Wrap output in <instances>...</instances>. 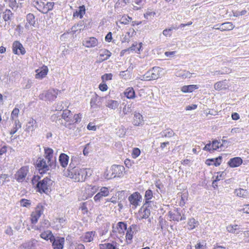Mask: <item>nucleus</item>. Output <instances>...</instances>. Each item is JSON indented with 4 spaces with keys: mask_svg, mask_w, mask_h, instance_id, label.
<instances>
[{
    "mask_svg": "<svg viewBox=\"0 0 249 249\" xmlns=\"http://www.w3.org/2000/svg\"><path fill=\"white\" fill-rule=\"evenodd\" d=\"M71 162L70 163L69 168L65 175L74 180L75 182H83L87 177L91 175L90 169L89 168H80L78 166H73Z\"/></svg>",
    "mask_w": 249,
    "mask_h": 249,
    "instance_id": "1",
    "label": "nucleus"
},
{
    "mask_svg": "<svg viewBox=\"0 0 249 249\" xmlns=\"http://www.w3.org/2000/svg\"><path fill=\"white\" fill-rule=\"evenodd\" d=\"M162 69L159 67H155L152 70L147 71L144 75L141 76L139 79L143 81H150L156 80L160 77Z\"/></svg>",
    "mask_w": 249,
    "mask_h": 249,
    "instance_id": "2",
    "label": "nucleus"
},
{
    "mask_svg": "<svg viewBox=\"0 0 249 249\" xmlns=\"http://www.w3.org/2000/svg\"><path fill=\"white\" fill-rule=\"evenodd\" d=\"M33 4L42 13L47 14L53 9L54 2H48L45 4L44 2L41 0H35L33 2Z\"/></svg>",
    "mask_w": 249,
    "mask_h": 249,
    "instance_id": "3",
    "label": "nucleus"
},
{
    "mask_svg": "<svg viewBox=\"0 0 249 249\" xmlns=\"http://www.w3.org/2000/svg\"><path fill=\"white\" fill-rule=\"evenodd\" d=\"M59 91L57 89H51L43 91L39 96V98L46 101L52 102L57 97Z\"/></svg>",
    "mask_w": 249,
    "mask_h": 249,
    "instance_id": "4",
    "label": "nucleus"
},
{
    "mask_svg": "<svg viewBox=\"0 0 249 249\" xmlns=\"http://www.w3.org/2000/svg\"><path fill=\"white\" fill-rule=\"evenodd\" d=\"M52 183V180L48 178H44L40 180L39 183H37L38 192L41 193H44L47 194L50 189Z\"/></svg>",
    "mask_w": 249,
    "mask_h": 249,
    "instance_id": "5",
    "label": "nucleus"
},
{
    "mask_svg": "<svg viewBox=\"0 0 249 249\" xmlns=\"http://www.w3.org/2000/svg\"><path fill=\"white\" fill-rule=\"evenodd\" d=\"M36 166L40 174L44 173L49 170L50 167H54L55 165L50 164L48 161L42 158H38L36 161Z\"/></svg>",
    "mask_w": 249,
    "mask_h": 249,
    "instance_id": "6",
    "label": "nucleus"
},
{
    "mask_svg": "<svg viewBox=\"0 0 249 249\" xmlns=\"http://www.w3.org/2000/svg\"><path fill=\"white\" fill-rule=\"evenodd\" d=\"M43 210L44 207L41 204H38L36 206L35 211L32 212L31 215V221L32 224L37 223L38 219L43 213Z\"/></svg>",
    "mask_w": 249,
    "mask_h": 249,
    "instance_id": "7",
    "label": "nucleus"
},
{
    "mask_svg": "<svg viewBox=\"0 0 249 249\" xmlns=\"http://www.w3.org/2000/svg\"><path fill=\"white\" fill-rule=\"evenodd\" d=\"M29 172V167L24 166L21 167L15 175V179L19 182L23 181Z\"/></svg>",
    "mask_w": 249,
    "mask_h": 249,
    "instance_id": "8",
    "label": "nucleus"
},
{
    "mask_svg": "<svg viewBox=\"0 0 249 249\" xmlns=\"http://www.w3.org/2000/svg\"><path fill=\"white\" fill-rule=\"evenodd\" d=\"M128 199L130 202V206L133 209H135L140 205L142 199V196L138 192H135L131 194Z\"/></svg>",
    "mask_w": 249,
    "mask_h": 249,
    "instance_id": "9",
    "label": "nucleus"
},
{
    "mask_svg": "<svg viewBox=\"0 0 249 249\" xmlns=\"http://www.w3.org/2000/svg\"><path fill=\"white\" fill-rule=\"evenodd\" d=\"M99 187L96 185H86L84 190V194L86 198L92 196L99 190Z\"/></svg>",
    "mask_w": 249,
    "mask_h": 249,
    "instance_id": "10",
    "label": "nucleus"
},
{
    "mask_svg": "<svg viewBox=\"0 0 249 249\" xmlns=\"http://www.w3.org/2000/svg\"><path fill=\"white\" fill-rule=\"evenodd\" d=\"M109 191L107 187H102L99 192L94 196L93 199L95 202H99L103 197H106L109 195Z\"/></svg>",
    "mask_w": 249,
    "mask_h": 249,
    "instance_id": "11",
    "label": "nucleus"
},
{
    "mask_svg": "<svg viewBox=\"0 0 249 249\" xmlns=\"http://www.w3.org/2000/svg\"><path fill=\"white\" fill-rule=\"evenodd\" d=\"M99 44L97 39L94 37H89L85 38L82 41V44L86 48H93Z\"/></svg>",
    "mask_w": 249,
    "mask_h": 249,
    "instance_id": "12",
    "label": "nucleus"
},
{
    "mask_svg": "<svg viewBox=\"0 0 249 249\" xmlns=\"http://www.w3.org/2000/svg\"><path fill=\"white\" fill-rule=\"evenodd\" d=\"M44 157L50 164L55 165V159L53 158V150L49 147H44Z\"/></svg>",
    "mask_w": 249,
    "mask_h": 249,
    "instance_id": "13",
    "label": "nucleus"
},
{
    "mask_svg": "<svg viewBox=\"0 0 249 249\" xmlns=\"http://www.w3.org/2000/svg\"><path fill=\"white\" fill-rule=\"evenodd\" d=\"M111 170L113 178L121 177L123 175L124 168L122 165H113L112 166Z\"/></svg>",
    "mask_w": 249,
    "mask_h": 249,
    "instance_id": "14",
    "label": "nucleus"
},
{
    "mask_svg": "<svg viewBox=\"0 0 249 249\" xmlns=\"http://www.w3.org/2000/svg\"><path fill=\"white\" fill-rule=\"evenodd\" d=\"M13 52L17 55H23L26 53V51L22 45L18 41H15L13 43Z\"/></svg>",
    "mask_w": 249,
    "mask_h": 249,
    "instance_id": "15",
    "label": "nucleus"
},
{
    "mask_svg": "<svg viewBox=\"0 0 249 249\" xmlns=\"http://www.w3.org/2000/svg\"><path fill=\"white\" fill-rule=\"evenodd\" d=\"M52 242V246L53 249H63L65 239L61 237H54Z\"/></svg>",
    "mask_w": 249,
    "mask_h": 249,
    "instance_id": "16",
    "label": "nucleus"
},
{
    "mask_svg": "<svg viewBox=\"0 0 249 249\" xmlns=\"http://www.w3.org/2000/svg\"><path fill=\"white\" fill-rule=\"evenodd\" d=\"M133 115L134 116L132 121L133 125L137 126L143 125L144 121L142 115L137 112H134Z\"/></svg>",
    "mask_w": 249,
    "mask_h": 249,
    "instance_id": "17",
    "label": "nucleus"
},
{
    "mask_svg": "<svg viewBox=\"0 0 249 249\" xmlns=\"http://www.w3.org/2000/svg\"><path fill=\"white\" fill-rule=\"evenodd\" d=\"M37 127L36 121L33 118H30L27 120L25 125V131L28 133L33 132Z\"/></svg>",
    "mask_w": 249,
    "mask_h": 249,
    "instance_id": "18",
    "label": "nucleus"
},
{
    "mask_svg": "<svg viewBox=\"0 0 249 249\" xmlns=\"http://www.w3.org/2000/svg\"><path fill=\"white\" fill-rule=\"evenodd\" d=\"M168 216L170 220L177 221L184 220L186 218L184 215L182 216L181 215V213L178 209L175 210L173 212H170Z\"/></svg>",
    "mask_w": 249,
    "mask_h": 249,
    "instance_id": "19",
    "label": "nucleus"
},
{
    "mask_svg": "<svg viewBox=\"0 0 249 249\" xmlns=\"http://www.w3.org/2000/svg\"><path fill=\"white\" fill-rule=\"evenodd\" d=\"M37 241L34 239L23 243L20 247L25 249H35L36 247Z\"/></svg>",
    "mask_w": 249,
    "mask_h": 249,
    "instance_id": "20",
    "label": "nucleus"
},
{
    "mask_svg": "<svg viewBox=\"0 0 249 249\" xmlns=\"http://www.w3.org/2000/svg\"><path fill=\"white\" fill-rule=\"evenodd\" d=\"M217 26V25H215L213 28L220 30L221 31H230L234 28V26L233 24L230 22L223 23L220 24L218 27Z\"/></svg>",
    "mask_w": 249,
    "mask_h": 249,
    "instance_id": "21",
    "label": "nucleus"
},
{
    "mask_svg": "<svg viewBox=\"0 0 249 249\" xmlns=\"http://www.w3.org/2000/svg\"><path fill=\"white\" fill-rule=\"evenodd\" d=\"M36 78L42 79L46 76L48 72V68L46 66H43L36 71Z\"/></svg>",
    "mask_w": 249,
    "mask_h": 249,
    "instance_id": "22",
    "label": "nucleus"
},
{
    "mask_svg": "<svg viewBox=\"0 0 249 249\" xmlns=\"http://www.w3.org/2000/svg\"><path fill=\"white\" fill-rule=\"evenodd\" d=\"M243 160L240 157H234L231 159L228 162L229 166L231 168L239 167L242 164Z\"/></svg>",
    "mask_w": 249,
    "mask_h": 249,
    "instance_id": "23",
    "label": "nucleus"
},
{
    "mask_svg": "<svg viewBox=\"0 0 249 249\" xmlns=\"http://www.w3.org/2000/svg\"><path fill=\"white\" fill-rule=\"evenodd\" d=\"M27 23L25 25V27L27 29H29L30 26L35 27L36 25V20L35 16L31 13H29L26 16Z\"/></svg>",
    "mask_w": 249,
    "mask_h": 249,
    "instance_id": "24",
    "label": "nucleus"
},
{
    "mask_svg": "<svg viewBox=\"0 0 249 249\" xmlns=\"http://www.w3.org/2000/svg\"><path fill=\"white\" fill-rule=\"evenodd\" d=\"M120 104V102L112 99H107L106 101L105 106L110 109L115 110Z\"/></svg>",
    "mask_w": 249,
    "mask_h": 249,
    "instance_id": "25",
    "label": "nucleus"
},
{
    "mask_svg": "<svg viewBox=\"0 0 249 249\" xmlns=\"http://www.w3.org/2000/svg\"><path fill=\"white\" fill-rule=\"evenodd\" d=\"M214 89L216 90H224L228 88V85L226 80L217 82L214 84Z\"/></svg>",
    "mask_w": 249,
    "mask_h": 249,
    "instance_id": "26",
    "label": "nucleus"
},
{
    "mask_svg": "<svg viewBox=\"0 0 249 249\" xmlns=\"http://www.w3.org/2000/svg\"><path fill=\"white\" fill-rule=\"evenodd\" d=\"M62 118L69 124L73 123L74 120H72V113L69 110H64L62 114Z\"/></svg>",
    "mask_w": 249,
    "mask_h": 249,
    "instance_id": "27",
    "label": "nucleus"
},
{
    "mask_svg": "<svg viewBox=\"0 0 249 249\" xmlns=\"http://www.w3.org/2000/svg\"><path fill=\"white\" fill-rule=\"evenodd\" d=\"M175 75L176 76L182 79H186L190 78L192 76V73L186 70H179L176 72Z\"/></svg>",
    "mask_w": 249,
    "mask_h": 249,
    "instance_id": "28",
    "label": "nucleus"
},
{
    "mask_svg": "<svg viewBox=\"0 0 249 249\" xmlns=\"http://www.w3.org/2000/svg\"><path fill=\"white\" fill-rule=\"evenodd\" d=\"M86 13V9L84 5L80 6L75 11L73 12L74 18H82Z\"/></svg>",
    "mask_w": 249,
    "mask_h": 249,
    "instance_id": "29",
    "label": "nucleus"
},
{
    "mask_svg": "<svg viewBox=\"0 0 249 249\" xmlns=\"http://www.w3.org/2000/svg\"><path fill=\"white\" fill-rule=\"evenodd\" d=\"M111 53L108 50L103 49L100 51L99 59L100 61H104L107 60L111 55Z\"/></svg>",
    "mask_w": 249,
    "mask_h": 249,
    "instance_id": "30",
    "label": "nucleus"
},
{
    "mask_svg": "<svg viewBox=\"0 0 249 249\" xmlns=\"http://www.w3.org/2000/svg\"><path fill=\"white\" fill-rule=\"evenodd\" d=\"M69 160V157L64 153H61L59 157V161L62 167L65 168L67 166Z\"/></svg>",
    "mask_w": 249,
    "mask_h": 249,
    "instance_id": "31",
    "label": "nucleus"
},
{
    "mask_svg": "<svg viewBox=\"0 0 249 249\" xmlns=\"http://www.w3.org/2000/svg\"><path fill=\"white\" fill-rule=\"evenodd\" d=\"M137 230V226L136 225H132L128 229L126 233V239L127 240H131L133 238V235L136 231Z\"/></svg>",
    "mask_w": 249,
    "mask_h": 249,
    "instance_id": "32",
    "label": "nucleus"
},
{
    "mask_svg": "<svg viewBox=\"0 0 249 249\" xmlns=\"http://www.w3.org/2000/svg\"><path fill=\"white\" fill-rule=\"evenodd\" d=\"M150 215V211L146 208H141L138 213L137 217L139 220L146 219Z\"/></svg>",
    "mask_w": 249,
    "mask_h": 249,
    "instance_id": "33",
    "label": "nucleus"
},
{
    "mask_svg": "<svg viewBox=\"0 0 249 249\" xmlns=\"http://www.w3.org/2000/svg\"><path fill=\"white\" fill-rule=\"evenodd\" d=\"M221 160L222 157L219 156L215 159H208L206 160L205 163L209 166L214 165L215 166H217L220 164Z\"/></svg>",
    "mask_w": 249,
    "mask_h": 249,
    "instance_id": "34",
    "label": "nucleus"
},
{
    "mask_svg": "<svg viewBox=\"0 0 249 249\" xmlns=\"http://www.w3.org/2000/svg\"><path fill=\"white\" fill-rule=\"evenodd\" d=\"M197 89H198V86L197 85H190L182 86L181 88V91L183 93L192 92Z\"/></svg>",
    "mask_w": 249,
    "mask_h": 249,
    "instance_id": "35",
    "label": "nucleus"
},
{
    "mask_svg": "<svg viewBox=\"0 0 249 249\" xmlns=\"http://www.w3.org/2000/svg\"><path fill=\"white\" fill-rule=\"evenodd\" d=\"M226 229L229 232L234 234H238L241 231V229L237 225H230Z\"/></svg>",
    "mask_w": 249,
    "mask_h": 249,
    "instance_id": "36",
    "label": "nucleus"
},
{
    "mask_svg": "<svg viewBox=\"0 0 249 249\" xmlns=\"http://www.w3.org/2000/svg\"><path fill=\"white\" fill-rule=\"evenodd\" d=\"M198 225L199 222L198 221L196 220L194 218H191L188 221L187 227L188 230H192L197 227Z\"/></svg>",
    "mask_w": 249,
    "mask_h": 249,
    "instance_id": "37",
    "label": "nucleus"
},
{
    "mask_svg": "<svg viewBox=\"0 0 249 249\" xmlns=\"http://www.w3.org/2000/svg\"><path fill=\"white\" fill-rule=\"evenodd\" d=\"M125 96L129 99H133L135 97V92L133 88L128 87L124 91Z\"/></svg>",
    "mask_w": 249,
    "mask_h": 249,
    "instance_id": "38",
    "label": "nucleus"
},
{
    "mask_svg": "<svg viewBox=\"0 0 249 249\" xmlns=\"http://www.w3.org/2000/svg\"><path fill=\"white\" fill-rule=\"evenodd\" d=\"M100 249H119V248L116 242H112L100 245Z\"/></svg>",
    "mask_w": 249,
    "mask_h": 249,
    "instance_id": "39",
    "label": "nucleus"
},
{
    "mask_svg": "<svg viewBox=\"0 0 249 249\" xmlns=\"http://www.w3.org/2000/svg\"><path fill=\"white\" fill-rule=\"evenodd\" d=\"M234 193L236 196L243 198L247 197L249 194L248 191L247 190H245L242 188L235 189Z\"/></svg>",
    "mask_w": 249,
    "mask_h": 249,
    "instance_id": "40",
    "label": "nucleus"
},
{
    "mask_svg": "<svg viewBox=\"0 0 249 249\" xmlns=\"http://www.w3.org/2000/svg\"><path fill=\"white\" fill-rule=\"evenodd\" d=\"M40 237L46 240H50L51 242L53 241L54 236L50 231H46L40 234Z\"/></svg>",
    "mask_w": 249,
    "mask_h": 249,
    "instance_id": "41",
    "label": "nucleus"
},
{
    "mask_svg": "<svg viewBox=\"0 0 249 249\" xmlns=\"http://www.w3.org/2000/svg\"><path fill=\"white\" fill-rule=\"evenodd\" d=\"M21 127V124L18 119H16L14 121V125L10 131V135L16 133L19 128Z\"/></svg>",
    "mask_w": 249,
    "mask_h": 249,
    "instance_id": "42",
    "label": "nucleus"
},
{
    "mask_svg": "<svg viewBox=\"0 0 249 249\" xmlns=\"http://www.w3.org/2000/svg\"><path fill=\"white\" fill-rule=\"evenodd\" d=\"M95 232L93 231H89L85 233L83 236V240L86 242H90L93 239Z\"/></svg>",
    "mask_w": 249,
    "mask_h": 249,
    "instance_id": "43",
    "label": "nucleus"
},
{
    "mask_svg": "<svg viewBox=\"0 0 249 249\" xmlns=\"http://www.w3.org/2000/svg\"><path fill=\"white\" fill-rule=\"evenodd\" d=\"M142 47V43H140L138 44L137 43L133 44L131 47L129 48L127 50L133 51L136 53H140V51Z\"/></svg>",
    "mask_w": 249,
    "mask_h": 249,
    "instance_id": "44",
    "label": "nucleus"
},
{
    "mask_svg": "<svg viewBox=\"0 0 249 249\" xmlns=\"http://www.w3.org/2000/svg\"><path fill=\"white\" fill-rule=\"evenodd\" d=\"M19 203L21 207L29 208L31 206V201L30 200L26 199L25 198L21 199L19 201Z\"/></svg>",
    "mask_w": 249,
    "mask_h": 249,
    "instance_id": "45",
    "label": "nucleus"
},
{
    "mask_svg": "<svg viewBox=\"0 0 249 249\" xmlns=\"http://www.w3.org/2000/svg\"><path fill=\"white\" fill-rule=\"evenodd\" d=\"M117 228L119 233H124V231L126 230V225L124 222H119L117 224Z\"/></svg>",
    "mask_w": 249,
    "mask_h": 249,
    "instance_id": "46",
    "label": "nucleus"
},
{
    "mask_svg": "<svg viewBox=\"0 0 249 249\" xmlns=\"http://www.w3.org/2000/svg\"><path fill=\"white\" fill-rule=\"evenodd\" d=\"M222 146V143H221L220 142H219L217 140L213 141L212 143L211 144L212 150H217L219 148H221Z\"/></svg>",
    "mask_w": 249,
    "mask_h": 249,
    "instance_id": "47",
    "label": "nucleus"
},
{
    "mask_svg": "<svg viewBox=\"0 0 249 249\" xmlns=\"http://www.w3.org/2000/svg\"><path fill=\"white\" fill-rule=\"evenodd\" d=\"M3 19L7 21L11 19V17H12V13L10 10L6 9L3 13Z\"/></svg>",
    "mask_w": 249,
    "mask_h": 249,
    "instance_id": "48",
    "label": "nucleus"
},
{
    "mask_svg": "<svg viewBox=\"0 0 249 249\" xmlns=\"http://www.w3.org/2000/svg\"><path fill=\"white\" fill-rule=\"evenodd\" d=\"M8 181H9V176L8 174H4L0 175V186Z\"/></svg>",
    "mask_w": 249,
    "mask_h": 249,
    "instance_id": "49",
    "label": "nucleus"
},
{
    "mask_svg": "<svg viewBox=\"0 0 249 249\" xmlns=\"http://www.w3.org/2000/svg\"><path fill=\"white\" fill-rule=\"evenodd\" d=\"M226 175V174L224 172H219L217 173V176H216L215 179L213 181V184H214V183L217 181L223 179Z\"/></svg>",
    "mask_w": 249,
    "mask_h": 249,
    "instance_id": "50",
    "label": "nucleus"
},
{
    "mask_svg": "<svg viewBox=\"0 0 249 249\" xmlns=\"http://www.w3.org/2000/svg\"><path fill=\"white\" fill-rule=\"evenodd\" d=\"M153 197V193L151 190H148L145 192L144 198L146 203L149 202Z\"/></svg>",
    "mask_w": 249,
    "mask_h": 249,
    "instance_id": "51",
    "label": "nucleus"
},
{
    "mask_svg": "<svg viewBox=\"0 0 249 249\" xmlns=\"http://www.w3.org/2000/svg\"><path fill=\"white\" fill-rule=\"evenodd\" d=\"M19 113V110L18 108H16V107L14 108V109L12 111L11 114V119L14 120V121L16 119H18V116Z\"/></svg>",
    "mask_w": 249,
    "mask_h": 249,
    "instance_id": "52",
    "label": "nucleus"
},
{
    "mask_svg": "<svg viewBox=\"0 0 249 249\" xmlns=\"http://www.w3.org/2000/svg\"><path fill=\"white\" fill-rule=\"evenodd\" d=\"M98 96L97 95H96L95 96L91 98L90 102L91 107L95 108L98 107V105L97 104V102L98 101Z\"/></svg>",
    "mask_w": 249,
    "mask_h": 249,
    "instance_id": "53",
    "label": "nucleus"
},
{
    "mask_svg": "<svg viewBox=\"0 0 249 249\" xmlns=\"http://www.w3.org/2000/svg\"><path fill=\"white\" fill-rule=\"evenodd\" d=\"M174 135V132L171 129H167L161 133V135L164 137H171Z\"/></svg>",
    "mask_w": 249,
    "mask_h": 249,
    "instance_id": "54",
    "label": "nucleus"
},
{
    "mask_svg": "<svg viewBox=\"0 0 249 249\" xmlns=\"http://www.w3.org/2000/svg\"><path fill=\"white\" fill-rule=\"evenodd\" d=\"M141 154V150L138 148H134L132 149L131 156L133 159H136Z\"/></svg>",
    "mask_w": 249,
    "mask_h": 249,
    "instance_id": "55",
    "label": "nucleus"
},
{
    "mask_svg": "<svg viewBox=\"0 0 249 249\" xmlns=\"http://www.w3.org/2000/svg\"><path fill=\"white\" fill-rule=\"evenodd\" d=\"M70 249H85V246L81 243H73L70 246Z\"/></svg>",
    "mask_w": 249,
    "mask_h": 249,
    "instance_id": "56",
    "label": "nucleus"
},
{
    "mask_svg": "<svg viewBox=\"0 0 249 249\" xmlns=\"http://www.w3.org/2000/svg\"><path fill=\"white\" fill-rule=\"evenodd\" d=\"M131 20L132 18L131 17L129 16H124L121 18L120 22L121 24L126 25L128 24L129 22Z\"/></svg>",
    "mask_w": 249,
    "mask_h": 249,
    "instance_id": "57",
    "label": "nucleus"
},
{
    "mask_svg": "<svg viewBox=\"0 0 249 249\" xmlns=\"http://www.w3.org/2000/svg\"><path fill=\"white\" fill-rule=\"evenodd\" d=\"M196 249H206V243L205 242H198L195 246Z\"/></svg>",
    "mask_w": 249,
    "mask_h": 249,
    "instance_id": "58",
    "label": "nucleus"
},
{
    "mask_svg": "<svg viewBox=\"0 0 249 249\" xmlns=\"http://www.w3.org/2000/svg\"><path fill=\"white\" fill-rule=\"evenodd\" d=\"M132 112L131 105H125L123 109V112L124 115L128 114Z\"/></svg>",
    "mask_w": 249,
    "mask_h": 249,
    "instance_id": "59",
    "label": "nucleus"
},
{
    "mask_svg": "<svg viewBox=\"0 0 249 249\" xmlns=\"http://www.w3.org/2000/svg\"><path fill=\"white\" fill-rule=\"evenodd\" d=\"M243 128L240 127H234L231 129V133L232 135H234L237 133H241L243 132Z\"/></svg>",
    "mask_w": 249,
    "mask_h": 249,
    "instance_id": "60",
    "label": "nucleus"
},
{
    "mask_svg": "<svg viewBox=\"0 0 249 249\" xmlns=\"http://www.w3.org/2000/svg\"><path fill=\"white\" fill-rule=\"evenodd\" d=\"M112 74L111 73H106L102 76V79L103 82L110 80L112 79Z\"/></svg>",
    "mask_w": 249,
    "mask_h": 249,
    "instance_id": "61",
    "label": "nucleus"
},
{
    "mask_svg": "<svg viewBox=\"0 0 249 249\" xmlns=\"http://www.w3.org/2000/svg\"><path fill=\"white\" fill-rule=\"evenodd\" d=\"M238 211L246 213H249V204L244 205L243 208L238 210Z\"/></svg>",
    "mask_w": 249,
    "mask_h": 249,
    "instance_id": "62",
    "label": "nucleus"
},
{
    "mask_svg": "<svg viewBox=\"0 0 249 249\" xmlns=\"http://www.w3.org/2000/svg\"><path fill=\"white\" fill-rule=\"evenodd\" d=\"M172 29H165L163 31L162 34L165 36L170 37L172 35Z\"/></svg>",
    "mask_w": 249,
    "mask_h": 249,
    "instance_id": "63",
    "label": "nucleus"
},
{
    "mask_svg": "<svg viewBox=\"0 0 249 249\" xmlns=\"http://www.w3.org/2000/svg\"><path fill=\"white\" fill-rule=\"evenodd\" d=\"M40 179V177L38 176H35L32 180V182L33 185H36V187L37 188V183H39V179Z\"/></svg>",
    "mask_w": 249,
    "mask_h": 249,
    "instance_id": "64",
    "label": "nucleus"
}]
</instances>
